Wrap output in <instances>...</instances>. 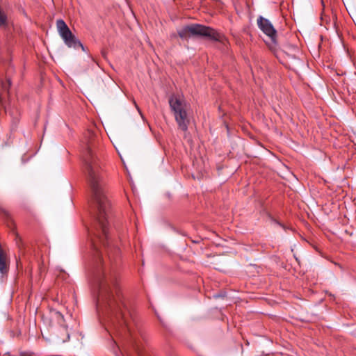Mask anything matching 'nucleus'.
Instances as JSON below:
<instances>
[{
	"mask_svg": "<svg viewBox=\"0 0 356 356\" xmlns=\"http://www.w3.org/2000/svg\"><path fill=\"white\" fill-rule=\"evenodd\" d=\"M56 28L60 36L69 48L77 49L81 47L84 51L82 43L73 35L63 19H59L56 21Z\"/></svg>",
	"mask_w": 356,
	"mask_h": 356,
	"instance_id": "20e7f679",
	"label": "nucleus"
},
{
	"mask_svg": "<svg viewBox=\"0 0 356 356\" xmlns=\"http://www.w3.org/2000/svg\"><path fill=\"white\" fill-rule=\"evenodd\" d=\"M136 107L137 108V109L139 111V108H138V105L136 104Z\"/></svg>",
	"mask_w": 356,
	"mask_h": 356,
	"instance_id": "9b49d317",
	"label": "nucleus"
},
{
	"mask_svg": "<svg viewBox=\"0 0 356 356\" xmlns=\"http://www.w3.org/2000/svg\"><path fill=\"white\" fill-rule=\"evenodd\" d=\"M170 111L179 129L186 132L190 124L191 106L182 94H172L168 99Z\"/></svg>",
	"mask_w": 356,
	"mask_h": 356,
	"instance_id": "f03ea898",
	"label": "nucleus"
},
{
	"mask_svg": "<svg viewBox=\"0 0 356 356\" xmlns=\"http://www.w3.org/2000/svg\"><path fill=\"white\" fill-rule=\"evenodd\" d=\"M8 86H10V85H11V82H10V80H8Z\"/></svg>",
	"mask_w": 356,
	"mask_h": 356,
	"instance_id": "1a4fd4ad",
	"label": "nucleus"
},
{
	"mask_svg": "<svg viewBox=\"0 0 356 356\" xmlns=\"http://www.w3.org/2000/svg\"><path fill=\"white\" fill-rule=\"evenodd\" d=\"M177 33L179 36L184 40H187L191 35L204 37L213 41H221L222 38V35L214 29L199 24L186 26Z\"/></svg>",
	"mask_w": 356,
	"mask_h": 356,
	"instance_id": "7ed1b4c3",
	"label": "nucleus"
},
{
	"mask_svg": "<svg viewBox=\"0 0 356 356\" xmlns=\"http://www.w3.org/2000/svg\"><path fill=\"white\" fill-rule=\"evenodd\" d=\"M9 259L6 253L0 245V273L2 275L8 273L9 270Z\"/></svg>",
	"mask_w": 356,
	"mask_h": 356,
	"instance_id": "0eeeda50",
	"label": "nucleus"
},
{
	"mask_svg": "<svg viewBox=\"0 0 356 356\" xmlns=\"http://www.w3.org/2000/svg\"><path fill=\"white\" fill-rule=\"evenodd\" d=\"M50 320L56 322L60 325V329L56 333L58 342L64 343L70 339V334L67 326L65 325V318L63 315L58 311H50Z\"/></svg>",
	"mask_w": 356,
	"mask_h": 356,
	"instance_id": "39448f33",
	"label": "nucleus"
},
{
	"mask_svg": "<svg viewBox=\"0 0 356 356\" xmlns=\"http://www.w3.org/2000/svg\"><path fill=\"white\" fill-rule=\"evenodd\" d=\"M118 307H119V308L120 309L122 317L124 319V322L126 324V325L128 326V324H127V319H126V316H125V315H126L125 312H124L122 310V309L121 308V307L120 305H118Z\"/></svg>",
	"mask_w": 356,
	"mask_h": 356,
	"instance_id": "6e6552de",
	"label": "nucleus"
},
{
	"mask_svg": "<svg viewBox=\"0 0 356 356\" xmlns=\"http://www.w3.org/2000/svg\"><path fill=\"white\" fill-rule=\"evenodd\" d=\"M88 171V181L90 187L92 199L97 208L96 219L98 227L95 228L94 235L104 246L108 245V216L110 211V202L106 194V173L102 168L98 159L88 151L85 159Z\"/></svg>",
	"mask_w": 356,
	"mask_h": 356,
	"instance_id": "f257e3e1",
	"label": "nucleus"
},
{
	"mask_svg": "<svg viewBox=\"0 0 356 356\" xmlns=\"http://www.w3.org/2000/svg\"><path fill=\"white\" fill-rule=\"evenodd\" d=\"M109 305H110L111 306H112V305H113V300H110Z\"/></svg>",
	"mask_w": 356,
	"mask_h": 356,
	"instance_id": "9d476101",
	"label": "nucleus"
},
{
	"mask_svg": "<svg viewBox=\"0 0 356 356\" xmlns=\"http://www.w3.org/2000/svg\"><path fill=\"white\" fill-rule=\"evenodd\" d=\"M257 25L262 32L266 34L274 44L276 43L277 38V31L271 22L262 16H259L257 18Z\"/></svg>",
	"mask_w": 356,
	"mask_h": 356,
	"instance_id": "423d86ee",
	"label": "nucleus"
}]
</instances>
